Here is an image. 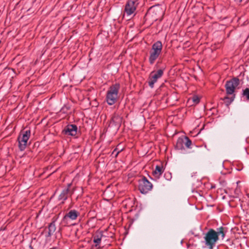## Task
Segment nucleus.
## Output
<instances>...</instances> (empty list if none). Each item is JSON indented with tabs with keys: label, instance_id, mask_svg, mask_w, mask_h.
I'll return each mask as SVG.
<instances>
[{
	"label": "nucleus",
	"instance_id": "nucleus-27",
	"mask_svg": "<svg viewBox=\"0 0 249 249\" xmlns=\"http://www.w3.org/2000/svg\"><path fill=\"white\" fill-rule=\"evenodd\" d=\"M153 10L152 7H151L149 9V11H152Z\"/></svg>",
	"mask_w": 249,
	"mask_h": 249
},
{
	"label": "nucleus",
	"instance_id": "nucleus-24",
	"mask_svg": "<svg viewBox=\"0 0 249 249\" xmlns=\"http://www.w3.org/2000/svg\"><path fill=\"white\" fill-rule=\"evenodd\" d=\"M71 184H72L71 183H68L67 184V188H66L65 189H68L69 191H71V189H70V188H71Z\"/></svg>",
	"mask_w": 249,
	"mask_h": 249
},
{
	"label": "nucleus",
	"instance_id": "nucleus-26",
	"mask_svg": "<svg viewBox=\"0 0 249 249\" xmlns=\"http://www.w3.org/2000/svg\"><path fill=\"white\" fill-rule=\"evenodd\" d=\"M235 1L237 2L240 3L242 1V0H235Z\"/></svg>",
	"mask_w": 249,
	"mask_h": 249
},
{
	"label": "nucleus",
	"instance_id": "nucleus-22",
	"mask_svg": "<svg viewBox=\"0 0 249 249\" xmlns=\"http://www.w3.org/2000/svg\"><path fill=\"white\" fill-rule=\"evenodd\" d=\"M192 100L195 104H198L200 101L199 97H197V96H194L192 97Z\"/></svg>",
	"mask_w": 249,
	"mask_h": 249
},
{
	"label": "nucleus",
	"instance_id": "nucleus-21",
	"mask_svg": "<svg viewBox=\"0 0 249 249\" xmlns=\"http://www.w3.org/2000/svg\"><path fill=\"white\" fill-rule=\"evenodd\" d=\"M123 149H121L120 150H118V149L116 148L114 149L113 152H112V155H115V157H117L119 153H120Z\"/></svg>",
	"mask_w": 249,
	"mask_h": 249
},
{
	"label": "nucleus",
	"instance_id": "nucleus-19",
	"mask_svg": "<svg viewBox=\"0 0 249 249\" xmlns=\"http://www.w3.org/2000/svg\"><path fill=\"white\" fill-rule=\"evenodd\" d=\"M242 95L243 97H245L246 99L249 101V88H246L243 89Z\"/></svg>",
	"mask_w": 249,
	"mask_h": 249
},
{
	"label": "nucleus",
	"instance_id": "nucleus-7",
	"mask_svg": "<svg viewBox=\"0 0 249 249\" xmlns=\"http://www.w3.org/2000/svg\"><path fill=\"white\" fill-rule=\"evenodd\" d=\"M31 134L30 130L23 132L22 136L19 135L18 138V147L21 151H23L26 146L27 142Z\"/></svg>",
	"mask_w": 249,
	"mask_h": 249
},
{
	"label": "nucleus",
	"instance_id": "nucleus-18",
	"mask_svg": "<svg viewBox=\"0 0 249 249\" xmlns=\"http://www.w3.org/2000/svg\"><path fill=\"white\" fill-rule=\"evenodd\" d=\"M184 139V144L186 147L188 148H191L190 147L192 142L191 140L187 136H185L183 137Z\"/></svg>",
	"mask_w": 249,
	"mask_h": 249
},
{
	"label": "nucleus",
	"instance_id": "nucleus-11",
	"mask_svg": "<svg viewBox=\"0 0 249 249\" xmlns=\"http://www.w3.org/2000/svg\"><path fill=\"white\" fill-rule=\"evenodd\" d=\"M74 191V189H72L71 191H69L68 189H64L58 196V199L62 200V203L66 200L68 197L69 195H72Z\"/></svg>",
	"mask_w": 249,
	"mask_h": 249
},
{
	"label": "nucleus",
	"instance_id": "nucleus-6",
	"mask_svg": "<svg viewBox=\"0 0 249 249\" xmlns=\"http://www.w3.org/2000/svg\"><path fill=\"white\" fill-rule=\"evenodd\" d=\"M239 84V79L237 77L231 79L227 81L225 85L226 93L227 94H232L235 91L236 87Z\"/></svg>",
	"mask_w": 249,
	"mask_h": 249
},
{
	"label": "nucleus",
	"instance_id": "nucleus-9",
	"mask_svg": "<svg viewBox=\"0 0 249 249\" xmlns=\"http://www.w3.org/2000/svg\"><path fill=\"white\" fill-rule=\"evenodd\" d=\"M77 132V126L75 124H68L63 129V132L67 135L74 136Z\"/></svg>",
	"mask_w": 249,
	"mask_h": 249
},
{
	"label": "nucleus",
	"instance_id": "nucleus-15",
	"mask_svg": "<svg viewBox=\"0 0 249 249\" xmlns=\"http://www.w3.org/2000/svg\"><path fill=\"white\" fill-rule=\"evenodd\" d=\"M164 169L163 166L157 165L155 169L153 171V174L156 177H159L163 172Z\"/></svg>",
	"mask_w": 249,
	"mask_h": 249
},
{
	"label": "nucleus",
	"instance_id": "nucleus-10",
	"mask_svg": "<svg viewBox=\"0 0 249 249\" xmlns=\"http://www.w3.org/2000/svg\"><path fill=\"white\" fill-rule=\"evenodd\" d=\"M122 121V118L118 113H114L112 116L109 125L119 128L121 125Z\"/></svg>",
	"mask_w": 249,
	"mask_h": 249
},
{
	"label": "nucleus",
	"instance_id": "nucleus-8",
	"mask_svg": "<svg viewBox=\"0 0 249 249\" xmlns=\"http://www.w3.org/2000/svg\"><path fill=\"white\" fill-rule=\"evenodd\" d=\"M137 1L133 0H128L124 8V12L127 15L130 16L136 11V7L138 5Z\"/></svg>",
	"mask_w": 249,
	"mask_h": 249
},
{
	"label": "nucleus",
	"instance_id": "nucleus-1",
	"mask_svg": "<svg viewBox=\"0 0 249 249\" xmlns=\"http://www.w3.org/2000/svg\"><path fill=\"white\" fill-rule=\"evenodd\" d=\"M120 88L119 83L113 84L109 88L106 95V101L109 105H112L116 102Z\"/></svg>",
	"mask_w": 249,
	"mask_h": 249
},
{
	"label": "nucleus",
	"instance_id": "nucleus-4",
	"mask_svg": "<svg viewBox=\"0 0 249 249\" xmlns=\"http://www.w3.org/2000/svg\"><path fill=\"white\" fill-rule=\"evenodd\" d=\"M138 182L139 190L142 194H147L153 188L152 184L144 176H143L140 179Z\"/></svg>",
	"mask_w": 249,
	"mask_h": 249
},
{
	"label": "nucleus",
	"instance_id": "nucleus-17",
	"mask_svg": "<svg viewBox=\"0 0 249 249\" xmlns=\"http://www.w3.org/2000/svg\"><path fill=\"white\" fill-rule=\"evenodd\" d=\"M102 233L100 232L96 233V234L93 236V242L96 243V247L98 245L100 244L101 241L102 237Z\"/></svg>",
	"mask_w": 249,
	"mask_h": 249
},
{
	"label": "nucleus",
	"instance_id": "nucleus-25",
	"mask_svg": "<svg viewBox=\"0 0 249 249\" xmlns=\"http://www.w3.org/2000/svg\"><path fill=\"white\" fill-rule=\"evenodd\" d=\"M65 108H66L67 110H68V109H69L70 108V107L64 106V107H62V110H64Z\"/></svg>",
	"mask_w": 249,
	"mask_h": 249
},
{
	"label": "nucleus",
	"instance_id": "nucleus-16",
	"mask_svg": "<svg viewBox=\"0 0 249 249\" xmlns=\"http://www.w3.org/2000/svg\"><path fill=\"white\" fill-rule=\"evenodd\" d=\"M227 232V229L223 227H220V228H217V231H216L217 237H218L219 235H221L222 239L225 237V234Z\"/></svg>",
	"mask_w": 249,
	"mask_h": 249
},
{
	"label": "nucleus",
	"instance_id": "nucleus-3",
	"mask_svg": "<svg viewBox=\"0 0 249 249\" xmlns=\"http://www.w3.org/2000/svg\"><path fill=\"white\" fill-rule=\"evenodd\" d=\"M162 49V45L160 41H157L152 45L149 57V62L151 65H153L156 60L159 57L161 53Z\"/></svg>",
	"mask_w": 249,
	"mask_h": 249
},
{
	"label": "nucleus",
	"instance_id": "nucleus-2",
	"mask_svg": "<svg viewBox=\"0 0 249 249\" xmlns=\"http://www.w3.org/2000/svg\"><path fill=\"white\" fill-rule=\"evenodd\" d=\"M219 237H217L216 231L213 229H210L204 236L205 245L209 249H213Z\"/></svg>",
	"mask_w": 249,
	"mask_h": 249
},
{
	"label": "nucleus",
	"instance_id": "nucleus-28",
	"mask_svg": "<svg viewBox=\"0 0 249 249\" xmlns=\"http://www.w3.org/2000/svg\"><path fill=\"white\" fill-rule=\"evenodd\" d=\"M195 147H196V150H198V147H197V146H195Z\"/></svg>",
	"mask_w": 249,
	"mask_h": 249
},
{
	"label": "nucleus",
	"instance_id": "nucleus-23",
	"mask_svg": "<svg viewBox=\"0 0 249 249\" xmlns=\"http://www.w3.org/2000/svg\"><path fill=\"white\" fill-rule=\"evenodd\" d=\"M161 61H160V60H158V61L157 62L156 65H155V67L157 68H160V66H159V64L161 63Z\"/></svg>",
	"mask_w": 249,
	"mask_h": 249
},
{
	"label": "nucleus",
	"instance_id": "nucleus-14",
	"mask_svg": "<svg viewBox=\"0 0 249 249\" xmlns=\"http://www.w3.org/2000/svg\"><path fill=\"white\" fill-rule=\"evenodd\" d=\"M184 138H178L177 140L176 145L175 146V148L178 150H184Z\"/></svg>",
	"mask_w": 249,
	"mask_h": 249
},
{
	"label": "nucleus",
	"instance_id": "nucleus-5",
	"mask_svg": "<svg viewBox=\"0 0 249 249\" xmlns=\"http://www.w3.org/2000/svg\"><path fill=\"white\" fill-rule=\"evenodd\" d=\"M165 68L166 66H164L158 70L156 72L154 71L151 72L148 82V85L151 88H153L154 87V84L157 82L158 79L162 77Z\"/></svg>",
	"mask_w": 249,
	"mask_h": 249
},
{
	"label": "nucleus",
	"instance_id": "nucleus-13",
	"mask_svg": "<svg viewBox=\"0 0 249 249\" xmlns=\"http://www.w3.org/2000/svg\"><path fill=\"white\" fill-rule=\"evenodd\" d=\"M48 231L45 236L46 238L50 237L56 230L55 220L53 219L48 226Z\"/></svg>",
	"mask_w": 249,
	"mask_h": 249
},
{
	"label": "nucleus",
	"instance_id": "nucleus-12",
	"mask_svg": "<svg viewBox=\"0 0 249 249\" xmlns=\"http://www.w3.org/2000/svg\"><path fill=\"white\" fill-rule=\"evenodd\" d=\"M79 214V213L76 210H71L64 215L63 220H65L67 218H69L71 220H74L77 219Z\"/></svg>",
	"mask_w": 249,
	"mask_h": 249
},
{
	"label": "nucleus",
	"instance_id": "nucleus-20",
	"mask_svg": "<svg viewBox=\"0 0 249 249\" xmlns=\"http://www.w3.org/2000/svg\"><path fill=\"white\" fill-rule=\"evenodd\" d=\"M234 98V96L231 98H229L227 96H226L223 98V100L225 101L226 106H229L233 101Z\"/></svg>",
	"mask_w": 249,
	"mask_h": 249
}]
</instances>
